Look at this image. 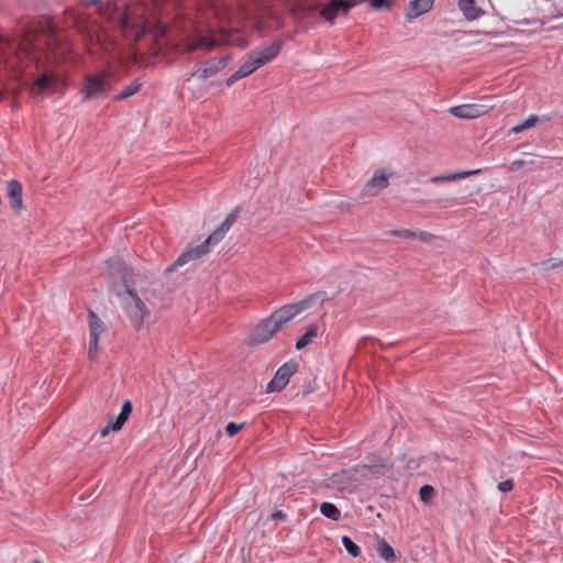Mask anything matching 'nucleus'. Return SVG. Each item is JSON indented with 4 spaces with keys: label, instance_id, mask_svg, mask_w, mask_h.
Listing matches in <instances>:
<instances>
[{
    "label": "nucleus",
    "instance_id": "aec40b11",
    "mask_svg": "<svg viewBox=\"0 0 563 563\" xmlns=\"http://www.w3.org/2000/svg\"><path fill=\"white\" fill-rule=\"evenodd\" d=\"M349 3V12L357 4L368 2L369 7L374 10H390L394 2L393 0H346Z\"/></svg>",
    "mask_w": 563,
    "mask_h": 563
},
{
    "label": "nucleus",
    "instance_id": "c85d7f7f",
    "mask_svg": "<svg viewBox=\"0 0 563 563\" xmlns=\"http://www.w3.org/2000/svg\"><path fill=\"white\" fill-rule=\"evenodd\" d=\"M342 544L345 548V550L349 552V554H351L353 558L360 556L361 549L355 542H353V540L350 537L343 536Z\"/></svg>",
    "mask_w": 563,
    "mask_h": 563
},
{
    "label": "nucleus",
    "instance_id": "58836bf2",
    "mask_svg": "<svg viewBox=\"0 0 563 563\" xmlns=\"http://www.w3.org/2000/svg\"><path fill=\"white\" fill-rule=\"evenodd\" d=\"M314 390V380L307 382L302 386V397H306L307 395L311 394Z\"/></svg>",
    "mask_w": 563,
    "mask_h": 563
},
{
    "label": "nucleus",
    "instance_id": "de8ad7c7",
    "mask_svg": "<svg viewBox=\"0 0 563 563\" xmlns=\"http://www.w3.org/2000/svg\"><path fill=\"white\" fill-rule=\"evenodd\" d=\"M431 238H432L431 233H428V232H421L420 233V239L423 240V241H429Z\"/></svg>",
    "mask_w": 563,
    "mask_h": 563
},
{
    "label": "nucleus",
    "instance_id": "09e8293b",
    "mask_svg": "<svg viewBox=\"0 0 563 563\" xmlns=\"http://www.w3.org/2000/svg\"><path fill=\"white\" fill-rule=\"evenodd\" d=\"M295 35H296V31H295V32H291V33H288V34L286 35V37H287L288 40H292V38L295 37Z\"/></svg>",
    "mask_w": 563,
    "mask_h": 563
},
{
    "label": "nucleus",
    "instance_id": "7c9ffc66",
    "mask_svg": "<svg viewBox=\"0 0 563 563\" xmlns=\"http://www.w3.org/2000/svg\"><path fill=\"white\" fill-rule=\"evenodd\" d=\"M98 340L99 335H96L93 331L92 334H89V347H88V357L93 358L98 353Z\"/></svg>",
    "mask_w": 563,
    "mask_h": 563
},
{
    "label": "nucleus",
    "instance_id": "a19ab883",
    "mask_svg": "<svg viewBox=\"0 0 563 563\" xmlns=\"http://www.w3.org/2000/svg\"><path fill=\"white\" fill-rule=\"evenodd\" d=\"M286 518V515L282 510H275L272 514V519L276 521L284 520Z\"/></svg>",
    "mask_w": 563,
    "mask_h": 563
},
{
    "label": "nucleus",
    "instance_id": "c756f323",
    "mask_svg": "<svg viewBox=\"0 0 563 563\" xmlns=\"http://www.w3.org/2000/svg\"><path fill=\"white\" fill-rule=\"evenodd\" d=\"M435 495V490L431 485H423L419 489V498L422 503L428 504Z\"/></svg>",
    "mask_w": 563,
    "mask_h": 563
},
{
    "label": "nucleus",
    "instance_id": "f257e3e1",
    "mask_svg": "<svg viewBox=\"0 0 563 563\" xmlns=\"http://www.w3.org/2000/svg\"><path fill=\"white\" fill-rule=\"evenodd\" d=\"M64 40L59 34L56 26L52 23V21H45V25H41V35H37L34 40L23 38L16 45V49H21V52L25 55L26 58L31 60L36 59V54L38 52L46 51L47 54H53L56 51L63 48ZM15 49L14 45L9 41H4L2 45L3 52L5 49Z\"/></svg>",
    "mask_w": 563,
    "mask_h": 563
},
{
    "label": "nucleus",
    "instance_id": "2f4dec72",
    "mask_svg": "<svg viewBox=\"0 0 563 563\" xmlns=\"http://www.w3.org/2000/svg\"><path fill=\"white\" fill-rule=\"evenodd\" d=\"M224 232L217 228L203 242L210 249V246L217 244L224 238Z\"/></svg>",
    "mask_w": 563,
    "mask_h": 563
},
{
    "label": "nucleus",
    "instance_id": "f3484780",
    "mask_svg": "<svg viewBox=\"0 0 563 563\" xmlns=\"http://www.w3.org/2000/svg\"><path fill=\"white\" fill-rule=\"evenodd\" d=\"M457 5L467 21H474L485 13L482 8L476 5L475 0H459Z\"/></svg>",
    "mask_w": 563,
    "mask_h": 563
},
{
    "label": "nucleus",
    "instance_id": "dca6fc26",
    "mask_svg": "<svg viewBox=\"0 0 563 563\" xmlns=\"http://www.w3.org/2000/svg\"><path fill=\"white\" fill-rule=\"evenodd\" d=\"M7 195L10 199V206L13 211L20 212L23 209L22 184L19 180L11 179L7 184Z\"/></svg>",
    "mask_w": 563,
    "mask_h": 563
},
{
    "label": "nucleus",
    "instance_id": "72a5a7b5",
    "mask_svg": "<svg viewBox=\"0 0 563 563\" xmlns=\"http://www.w3.org/2000/svg\"><path fill=\"white\" fill-rule=\"evenodd\" d=\"M391 235L394 236H399V238H404V239H415L417 236V234L410 230H394L390 232Z\"/></svg>",
    "mask_w": 563,
    "mask_h": 563
},
{
    "label": "nucleus",
    "instance_id": "2eb2a0df",
    "mask_svg": "<svg viewBox=\"0 0 563 563\" xmlns=\"http://www.w3.org/2000/svg\"><path fill=\"white\" fill-rule=\"evenodd\" d=\"M434 4V0H411L405 12L408 21H411L424 13H428Z\"/></svg>",
    "mask_w": 563,
    "mask_h": 563
},
{
    "label": "nucleus",
    "instance_id": "a211bd4d",
    "mask_svg": "<svg viewBox=\"0 0 563 563\" xmlns=\"http://www.w3.org/2000/svg\"><path fill=\"white\" fill-rule=\"evenodd\" d=\"M478 173H481V169H472V170H463V172H457V173H449V174H445V175L434 176V177L431 178V181L434 183V184L448 183V181L463 179V178L476 175Z\"/></svg>",
    "mask_w": 563,
    "mask_h": 563
},
{
    "label": "nucleus",
    "instance_id": "f704fd0d",
    "mask_svg": "<svg viewBox=\"0 0 563 563\" xmlns=\"http://www.w3.org/2000/svg\"><path fill=\"white\" fill-rule=\"evenodd\" d=\"M386 467L385 464L364 465L362 470L371 474H379L380 470Z\"/></svg>",
    "mask_w": 563,
    "mask_h": 563
},
{
    "label": "nucleus",
    "instance_id": "20e7f679",
    "mask_svg": "<svg viewBox=\"0 0 563 563\" xmlns=\"http://www.w3.org/2000/svg\"><path fill=\"white\" fill-rule=\"evenodd\" d=\"M349 3L346 0H329L327 4L312 3L306 7L303 16H312L314 12H319V15L330 24H334L338 15L341 13L346 16L349 12Z\"/></svg>",
    "mask_w": 563,
    "mask_h": 563
},
{
    "label": "nucleus",
    "instance_id": "a878e982",
    "mask_svg": "<svg viewBox=\"0 0 563 563\" xmlns=\"http://www.w3.org/2000/svg\"><path fill=\"white\" fill-rule=\"evenodd\" d=\"M88 322H89V334H92V332H96V335H100V333L103 331L102 321L100 318L92 311H88Z\"/></svg>",
    "mask_w": 563,
    "mask_h": 563
},
{
    "label": "nucleus",
    "instance_id": "9b49d317",
    "mask_svg": "<svg viewBox=\"0 0 563 563\" xmlns=\"http://www.w3.org/2000/svg\"><path fill=\"white\" fill-rule=\"evenodd\" d=\"M493 106L484 104H461L450 108V113L460 119H475L487 113Z\"/></svg>",
    "mask_w": 563,
    "mask_h": 563
},
{
    "label": "nucleus",
    "instance_id": "473e14b6",
    "mask_svg": "<svg viewBox=\"0 0 563 563\" xmlns=\"http://www.w3.org/2000/svg\"><path fill=\"white\" fill-rule=\"evenodd\" d=\"M244 426H245V422H242V423L229 422L225 426V432H227L228 437L232 438V437L236 435L242 430V428Z\"/></svg>",
    "mask_w": 563,
    "mask_h": 563
},
{
    "label": "nucleus",
    "instance_id": "f03ea898",
    "mask_svg": "<svg viewBox=\"0 0 563 563\" xmlns=\"http://www.w3.org/2000/svg\"><path fill=\"white\" fill-rule=\"evenodd\" d=\"M325 300L324 291H317L308 295L302 300L288 303L276 309L269 318L273 322H275L278 330L283 329L289 321H291L298 313L303 311L305 309L311 307L317 302H323Z\"/></svg>",
    "mask_w": 563,
    "mask_h": 563
},
{
    "label": "nucleus",
    "instance_id": "412c9836",
    "mask_svg": "<svg viewBox=\"0 0 563 563\" xmlns=\"http://www.w3.org/2000/svg\"><path fill=\"white\" fill-rule=\"evenodd\" d=\"M132 410H133L132 401L129 399L125 400L122 404L120 413L117 416V418L114 420V426H113L114 431H120L123 428L124 423L128 421L129 417L131 416Z\"/></svg>",
    "mask_w": 563,
    "mask_h": 563
},
{
    "label": "nucleus",
    "instance_id": "49530a36",
    "mask_svg": "<svg viewBox=\"0 0 563 563\" xmlns=\"http://www.w3.org/2000/svg\"><path fill=\"white\" fill-rule=\"evenodd\" d=\"M523 165H525V162H523V161H520V159L515 161V162H512V164H511V169H512V170H517V169H519V168L523 167Z\"/></svg>",
    "mask_w": 563,
    "mask_h": 563
},
{
    "label": "nucleus",
    "instance_id": "7ed1b4c3",
    "mask_svg": "<svg viewBox=\"0 0 563 563\" xmlns=\"http://www.w3.org/2000/svg\"><path fill=\"white\" fill-rule=\"evenodd\" d=\"M115 294L118 297H122L123 295L129 297V300L123 305V309L128 314L133 328L139 330L143 325L144 319L150 313L145 303L139 297L136 290L133 287L124 289L123 291L118 290Z\"/></svg>",
    "mask_w": 563,
    "mask_h": 563
},
{
    "label": "nucleus",
    "instance_id": "5701e85b",
    "mask_svg": "<svg viewBox=\"0 0 563 563\" xmlns=\"http://www.w3.org/2000/svg\"><path fill=\"white\" fill-rule=\"evenodd\" d=\"M318 330H319L318 324H316V323L309 324L307 327L305 334L297 340L296 349L302 350L306 346H308L312 342L313 338L317 336Z\"/></svg>",
    "mask_w": 563,
    "mask_h": 563
},
{
    "label": "nucleus",
    "instance_id": "79ce46f5",
    "mask_svg": "<svg viewBox=\"0 0 563 563\" xmlns=\"http://www.w3.org/2000/svg\"><path fill=\"white\" fill-rule=\"evenodd\" d=\"M232 224L233 223H231L228 219H224V221L218 228L220 229V231H223L225 233L227 231L230 230Z\"/></svg>",
    "mask_w": 563,
    "mask_h": 563
},
{
    "label": "nucleus",
    "instance_id": "f8f14e48",
    "mask_svg": "<svg viewBox=\"0 0 563 563\" xmlns=\"http://www.w3.org/2000/svg\"><path fill=\"white\" fill-rule=\"evenodd\" d=\"M283 46H284V41L276 40L272 44H269L265 47H262L256 51H252L250 54L252 55V57H254L256 59V63L260 65V67H262V66L266 65L267 63H269L271 60H273L274 58H276L278 56V54L280 53Z\"/></svg>",
    "mask_w": 563,
    "mask_h": 563
},
{
    "label": "nucleus",
    "instance_id": "ea45409f",
    "mask_svg": "<svg viewBox=\"0 0 563 563\" xmlns=\"http://www.w3.org/2000/svg\"><path fill=\"white\" fill-rule=\"evenodd\" d=\"M112 426H114V420H112V418H111L109 420V423L104 428L101 429L100 435L106 437L109 434L110 430L114 431V427H112Z\"/></svg>",
    "mask_w": 563,
    "mask_h": 563
},
{
    "label": "nucleus",
    "instance_id": "1a4fd4ad",
    "mask_svg": "<svg viewBox=\"0 0 563 563\" xmlns=\"http://www.w3.org/2000/svg\"><path fill=\"white\" fill-rule=\"evenodd\" d=\"M394 175V172L386 173L384 168L376 169L373 177L364 185L361 196L376 197L383 189L389 186V178Z\"/></svg>",
    "mask_w": 563,
    "mask_h": 563
},
{
    "label": "nucleus",
    "instance_id": "9d476101",
    "mask_svg": "<svg viewBox=\"0 0 563 563\" xmlns=\"http://www.w3.org/2000/svg\"><path fill=\"white\" fill-rule=\"evenodd\" d=\"M209 247L203 242L199 245H196L194 247H188L186 251H184L176 261L166 268V273H170L175 271L178 266H183L184 264L196 261L206 255L209 252Z\"/></svg>",
    "mask_w": 563,
    "mask_h": 563
},
{
    "label": "nucleus",
    "instance_id": "c9c22d12",
    "mask_svg": "<svg viewBox=\"0 0 563 563\" xmlns=\"http://www.w3.org/2000/svg\"><path fill=\"white\" fill-rule=\"evenodd\" d=\"M512 488H514V483L511 479H507V481L500 482L498 484V489L503 493H508V492L512 490Z\"/></svg>",
    "mask_w": 563,
    "mask_h": 563
},
{
    "label": "nucleus",
    "instance_id": "bb28decb",
    "mask_svg": "<svg viewBox=\"0 0 563 563\" xmlns=\"http://www.w3.org/2000/svg\"><path fill=\"white\" fill-rule=\"evenodd\" d=\"M539 121V117L536 115V114H531L529 118H527L523 122L515 125L514 128H511V132L514 133H520L525 130H528L532 126H534Z\"/></svg>",
    "mask_w": 563,
    "mask_h": 563
},
{
    "label": "nucleus",
    "instance_id": "8fccbe9b",
    "mask_svg": "<svg viewBox=\"0 0 563 563\" xmlns=\"http://www.w3.org/2000/svg\"><path fill=\"white\" fill-rule=\"evenodd\" d=\"M32 563H41L38 560H33Z\"/></svg>",
    "mask_w": 563,
    "mask_h": 563
},
{
    "label": "nucleus",
    "instance_id": "393cba45",
    "mask_svg": "<svg viewBox=\"0 0 563 563\" xmlns=\"http://www.w3.org/2000/svg\"><path fill=\"white\" fill-rule=\"evenodd\" d=\"M320 512L324 517L332 519L334 521H339L341 518V511L339 510V508L334 504L328 501L321 504Z\"/></svg>",
    "mask_w": 563,
    "mask_h": 563
},
{
    "label": "nucleus",
    "instance_id": "39448f33",
    "mask_svg": "<svg viewBox=\"0 0 563 563\" xmlns=\"http://www.w3.org/2000/svg\"><path fill=\"white\" fill-rule=\"evenodd\" d=\"M277 331L279 330L275 322L267 317L250 329L245 339V344L250 347L264 344L268 342Z\"/></svg>",
    "mask_w": 563,
    "mask_h": 563
},
{
    "label": "nucleus",
    "instance_id": "37998d69",
    "mask_svg": "<svg viewBox=\"0 0 563 563\" xmlns=\"http://www.w3.org/2000/svg\"><path fill=\"white\" fill-rule=\"evenodd\" d=\"M82 3L93 5V7H102V0H79Z\"/></svg>",
    "mask_w": 563,
    "mask_h": 563
},
{
    "label": "nucleus",
    "instance_id": "4be33fe9",
    "mask_svg": "<svg viewBox=\"0 0 563 563\" xmlns=\"http://www.w3.org/2000/svg\"><path fill=\"white\" fill-rule=\"evenodd\" d=\"M132 410H133L132 401L129 399L125 400L122 404L120 413L117 416V418L114 420V426H113L114 431H120L123 428L124 423L128 421L129 417L131 416Z\"/></svg>",
    "mask_w": 563,
    "mask_h": 563
},
{
    "label": "nucleus",
    "instance_id": "c03bdc74",
    "mask_svg": "<svg viewBox=\"0 0 563 563\" xmlns=\"http://www.w3.org/2000/svg\"><path fill=\"white\" fill-rule=\"evenodd\" d=\"M122 25H123V27H130L131 26L130 16H129L128 13H124L122 15Z\"/></svg>",
    "mask_w": 563,
    "mask_h": 563
},
{
    "label": "nucleus",
    "instance_id": "e433bc0d",
    "mask_svg": "<svg viewBox=\"0 0 563 563\" xmlns=\"http://www.w3.org/2000/svg\"><path fill=\"white\" fill-rule=\"evenodd\" d=\"M241 212H242V207L238 206L227 216L225 219H228L231 223H234Z\"/></svg>",
    "mask_w": 563,
    "mask_h": 563
},
{
    "label": "nucleus",
    "instance_id": "b1692460",
    "mask_svg": "<svg viewBox=\"0 0 563 563\" xmlns=\"http://www.w3.org/2000/svg\"><path fill=\"white\" fill-rule=\"evenodd\" d=\"M143 84L140 81L139 78L134 79L132 81L131 85H129L128 87H125L120 93L113 96V100L114 101H121L123 99H126L129 97H132L134 96L135 93H137L140 91V89L142 88Z\"/></svg>",
    "mask_w": 563,
    "mask_h": 563
},
{
    "label": "nucleus",
    "instance_id": "6e6552de",
    "mask_svg": "<svg viewBox=\"0 0 563 563\" xmlns=\"http://www.w3.org/2000/svg\"><path fill=\"white\" fill-rule=\"evenodd\" d=\"M109 79L110 74L107 71L95 75H86V85L81 89V91L85 93L84 100L87 101L89 99L97 98L99 95L106 92L108 89Z\"/></svg>",
    "mask_w": 563,
    "mask_h": 563
},
{
    "label": "nucleus",
    "instance_id": "423d86ee",
    "mask_svg": "<svg viewBox=\"0 0 563 563\" xmlns=\"http://www.w3.org/2000/svg\"><path fill=\"white\" fill-rule=\"evenodd\" d=\"M299 364L295 361H289L282 365L275 373L274 377L266 386V393H279L289 383L290 377L298 372Z\"/></svg>",
    "mask_w": 563,
    "mask_h": 563
},
{
    "label": "nucleus",
    "instance_id": "a18cd8bd",
    "mask_svg": "<svg viewBox=\"0 0 563 563\" xmlns=\"http://www.w3.org/2000/svg\"><path fill=\"white\" fill-rule=\"evenodd\" d=\"M199 47L198 43H189L185 47V52H195Z\"/></svg>",
    "mask_w": 563,
    "mask_h": 563
},
{
    "label": "nucleus",
    "instance_id": "4c0bfd02",
    "mask_svg": "<svg viewBox=\"0 0 563 563\" xmlns=\"http://www.w3.org/2000/svg\"><path fill=\"white\" fill-rule=\"evenodd\" d=\"M562 262H555L553 258L544 261L541 263L544 269H553L561 266Z\"/></svg>",
    "mask_w": 563,
    "mask_h": 563
},
{
    "label": "nucleus",
    "instance_id": "ddd939ff",
    "mask_svg": "<svg viewBox=\"0 0 563 563\" xmlns=\"http://www.w3.org/2000/svg\"><path fill=\"white\" fill-rule=\"evenodd\" d=\"M230 57L229 56H222L219 58H211L207 62V66L203 67L199 71H195L191 74V77L198 76L200 79H207L211 76L217 75L220 73L228 64Z\"/></svg>",
    "mask_w": 563,
    "mask_h": 563
},
{
    "label": "nucleus",
    "instance_id": "cd10ccee",
    "mask_svg": "<svg viewBox=\"0 0 563 563\" xmlns=\"http://www.w3.org/2000/svg\"><path fill=\"white\" fill-rule=\"evenodd\" d=\"M34 86L40 93H43L52 88L53 81L47 74H44L35 79Z\"/></svg>",
    "mask_w": 563,
    "mask_h": 563
},
{
    "label": "nucleus",
    "instance_id": "4468645a",
    "mask_svg": "<svg viewBox=\"0 0 563 563\" xmlns=\"http://www.w3.org/2000/svg\"><path fill=\"white\" fill-rule=\"evenodd\" d=\"M260 68V65L256 63V59L254 57H252L251 54H249V58L246 62H244L240 67L239 69L233 73L227 80H225V85L228 87L232 86L234 82H236L238 80L242 79V78H245L247 76H250L251 74H253L256 69Z\"/></svg>",
    "mask_w": 563,
    "mask_h": 563
},
{
    "label": "nucleus",
    "instance_id": "0eeeda50",
    "mask_svg": "<svg viewBox=\"0 0 563 563\" xmlns=\"http://www.w3.org/2000/svg\"><path fill=\"white\" fill-rule=\"evenodd\" d=\"M109 275L115 280L120 279L124 289L133 287V272L120 256L110 257L107 261Z\"/></svg>",
    "mask_w": 563,
    "mask_h": 563
},
{
    "label": "nucleus",
    "instance_id": "6ab92c4d",
    "mask_svg": "<svg viewBox=\"0 0 563 563\" xmlns=\"http://www.w3.org/2000/svg\"><path fill=\"white\" fill-rule=\"evenodd\" d=\"M376 552L387 563H394L397 560L394 548L384 538L378 539Z\"/></svg>",
    "mask_w": 563,
    "mask_h": 563
}]
</instances>
